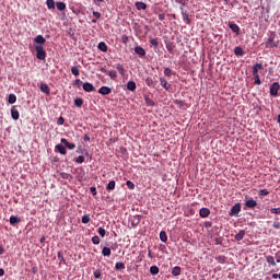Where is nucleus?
<instances>
[{
  "label": "nucleus",
  "mask_w": 280,
  "mask_h": 280,
  "mask_svg": "<svg viewBox=\"0 0 280 280\" xmlns=\"http://www.w3.org/2000/svg\"><path fill=\"white\" fill-rule=\"evenodd\" d=\"M230 30H232V32H234V34H240V26L235 23H230L229 24Z\"/></svg>",
  "instance_id": "nucleus-15"
},
{
  "label": "nucleus",
  "mask_w": 280,
  "mask_h": 280,
  "mask_svg": "<svg viewBox=\"0 0 280 280\" xmlns=\"http://www.w3.org/2000/svg\"><path fill=\"white\" fill-rule=\"evenodd\" d=\"M266 261L268 264H270V266H277V261L275 260V258L272 256H267Z\"/></svg>",
  "instance_id": "nucleus-31"
},
{
  "label": "nucleus",
  "mask_w": 280,
  "mask_h": 280,
  "mask_svg": "<svg viewBox=\"0 0 280 280\" xmlns=\"http://www.w3.org/2000/svg\"><path fill=\"white\" fill-rule=\"evenodd\" d=\"M135 52L138 55V56H145V49H143V47L141 46H137L135 48Z\"/></svg>",
  "instance_id": "nucleus-17"
},
{
  "label": "nucleus",
  "mask_w": 280,
  "mask_h": 280,
  "mask_svg": "<svg viewBox=\"0 0 280 280\" xmlns=\"http://www.w3.org/2000/svg\"><path fill=\"white\" fill-rule=\"evenodd\" d=\"M55 150H57V152H59V154H67V149L62 144H57L55 147Z\"/></svg>",
  "instance_id": "nucleus-14"
},
{
  "label": "nucleus",
  "mask_w": 280,
  "mask_h": 280,
  "mask_svg": "<svg viewBox=\"0 0 280 280\" xmlns=\"http://www.w3.org/2000/svg\"><path fill=\"white\" fill-rule=\"evenodd\" d=\"M102 255L104 257H110V248L109 247H103Z\"/></svg>",
  "instance_id": "nucleus-30"
},
{
  "label": "nucleus",
  "mask_w": 280,
  "mask_h": 280,
  "mask_svg": "<svg viewBox=\"0 0 280 280\" xmlns=\"http://www.w3.org/2000/svg\"><path fill=\"white\" fill-rule=\"evenodd\" d=\"M217 261H218L219 264H226V257H224V256H218V257H217Z\"/></svg>",
  "instance_id": "nucleus-41"
},
{
  "label": "nucleus",
  "mask_w": 280,
  "mask_h": 280,
  "mask_svg": "<svg viewBox=\"0 0 280 280\" xmlns=\"http://www.w3.org/2000/svg\"><path fill=\"white\" fill-rule=\"evenodd\" d=\"M107 75H109L112 80H115V78H117V71L115 70L107 71Z\"/></svg>",
  "instance_id": "nucleus-38"
},
{
  "label": "nucleus",
  "mask_w": 280,
  "mask_h": 280,
  "mask_svg": "<svg viewBox=\"0 0 280 280\" xmlns=\"http://www.w3.org/2000/svg\"><path fill=\"white\" fill-rule=\"evenodd\" d=\"M48 10H54L56 8V2L54 0H47Z\"/></svg>",
  "instance_id": "nucleus-36"
},
{
  "label": "nucleus",
  "mask_w": 280,
  "mask_h": 280,
  "mask_svg": "<svg viewBox=\"0 0 280 280\" xmlns=\"http://www.w3.org/2000/svg\"><path fill=\"white\" fill-rule=\"evenodd\" d=\"M74 84H78V86H80V84H82V81H81L80 79H77V80L74 81Z\"/></svg>",
  "instance_id": "nucleus-62"
},
{
  "label": "nucleus",
  "mask_w": 280,
  "mask_h": 280,
  "mask_svg": "<svg viewBox=\"0 0 280 280\" xmlns=\"http://www.w3.org/2000/svg\"><path fill=\"white\" fill-rule=\"evenodd\" d=\"M273 229H280V223L279 222H273Z\"/></svg>",
  "instance_id": "nucleus-60"
},
{
  "label": "nucleus",
  "mask_w": 280,
  "mask_h": 280,
  "mask_svg": "<svg viewBox=\"0 0 280 280\" xmlns=\"http://www.w3.org/2000/svg\"><path fill=\"white\" fill-rule=\"evenodd\" d=\"M159 272H160L159 266L154 265L150 267V275H152L153 277L159 275Z\"/></svg>",
  "instance_id": "nucleus-18"
},
{
  "label": "nucleus",
  "mask_w": 280,
  "mask_h": 280,
  "mask_svg": "<svg viewBox=\"0 0 280 280\" xmlns=\"http://www.w3.org/2000/svg\"><path fill=\"white\" fill-rule=\"evenodd\" d=\"M71 73H72V75H75V78H78V75H80V66L72 67Z\"/></svg>",
  "instance_id": "nucleus-21"
},
{
  "label": "nucleus",
  "mask_w": 280,
  "mask_h": 280,
  "mask_svg": "<svg viewBox=\"0 0 280 280\" xmlns=\"http://www.w3.org/2000/svg\"><path fill=\"white\" fill-rule=\"evenodd\" d=\"M149 259H154V254H152V250L149 249L148 252Z\"/></svg>",
  "instance_id": "nucleus-56"
},
{
  "label": "nucleus",
  "mask_w": 280,
  "mask_h": 280,
  "mask_svg": "<svg viewBox=\"0 0 280 280\" xmlns=\"http://www.w3.org/2000/svg\"><path fill=\"white\" fill-rule=\"evenodd\" d=\"M240 211H242V205L240 203H235L230 212H229V215H235L236 218L240 215Z\"/></svg>",
  "instance_id": "nucleus-3"
},
{
  "label": "nucleus",
  "mask_w": 280,
  "mask_h": 280,
  "mask_svg": "<svg viewBox=\"0 0 280 280\" xmlns=\"http://www.w3.org/2000/svg\"><path fill=\"white\" fill-rule=\"evenodd\" d=\"M271 213H275L276 215H280V208H272Z\"/></svg>",
  "instance_id": "nucleus-47"
},
{
  "label": "nucleus",
  "mask_w": 280,
  "mask_h": 280,
  "mask_svg": "<svg viewBox=\"0 0 280 280\" xmlns=\"http://www.w3.org/2000/svg\"><path fill=\"white\" fill-rule=\"evenodd\" d=\"M35 49H36V58L37 60H45V58H47V52L45 51V48H43L42 45H37L35 46Z\"/></svg>",
  "instance_id": "nucleus-1"
},
{
  "label": "nucleus",
  "mask_w": 280,
  "mask_h": 280,
  "mask_svg": "<svg viewBox=\"0 0 280 280\" xmlns=\"http://www.w3.org/2000/svg\"><path fill=\"white\" fill-rule=\"evenodd\" d=\"M100 242H101L100 236H93L92 237V244L97 245V244H100Z\"/></svg>",
  "instance_id": "nucleus-43"
},
{
  "label": "nucleus",
  "mask_w": 280,
  "mask_h": 280,
  "mask_svg": "<svg viewBox=\"0 0 280 280\" xmlns=\"http://www.w3.org/2000/svg\"><path fill=\"white\" fill-rule=\"evenodd\" d=\"M126 185L128 189H135V183H132L131 180H127Z\"/></svg>",
  "instance_id": "nucleus-45"
},
{
  "label": "nucleus",
  "mask_w": 280,
  "mask_h": 280,
  "mask_svg": "<svg viewBox=\"0 0 280 280\" xmlns=\"http://www.w3.org/2000/svg\"><path fill=\"white\" fill-rule=\"evenodd\" d=\"M39 89L42 93H45V95H51V90L49 89V85H47V83H42Z\"/></svg>",
  "instance_id": "nucleus-4"
},
{
  "label": "nucleus",
  "mask_w": 280,
  "mask_h": 280,
  "mask_svg": "<svg viewBox=\"0 0 280 280\" xmlns=\"http://www.w3.org/2000/svg\"><path fill=\"white\" fill-rule=\"evenodd\" d=\"M65 124V118L63 117H59L57 120V125L58 126H62Z\"/></svg>",
  "instance_id": "nucleus-50"
},
{
  "label": "nucleus",
  "mask_w": 280,
  "mask_h": 280,
  "mask_svg": "<svg viewBox=\"0 0 280 280\" xmlns=\"http://www.w3.org/2000/svg\"><path fill=\"white\" fill-rule=\"evenodd\" d=\"M264 69V65L255 63L253 67V75H259V70Z\"/></svg>",
  "instance_id": "nucleus-9"
},
{
  "label": "nucleus",
  "mask_w": 280,
  "mask_h": 280,
  "mask_svg": "<svg viewBox=\"0 0 280 280\" xmlns=\"http://www.w3.org/2000/svg\"><path fill=\"white\" fill-rule=\"evenodd\" d=\"M255 84H261V79H259V74H254Z\"/></svg>",
  "instance_id": "nucleus-48"
},
{
  "label": "nucleus",
  "mask_w": 280,
  "mask_h": 280,
  "mask_svg": "<svg viewBox=\"0 0 280 280\" xmlns=\"http://www.w3.org/2000/svg\"><path fill=\"white\" fill-rule=\"evenodd\" d=\"M164 75H166L167 78H172V69L165 68Z\"/></svg>",
  "instance_id": "nucleus-42"
},
{
  "label": "nucleus",
  "mask_w": 280,
  "mask_h": 280,
  "mask_svg": "<svg viewBox=\"0 0 280 280\" xmlns=\"http://www.w3.org/2000/svg\"><path fill=\"white\" fill-rule=\"evenodd\" d=\"M160 84H161V86H163V89H165V91H170V85L167 84V80L161 78Z\"/></svg>",
  "instance_id": "nucleus-20"
},
{
  "label": "nucleus",
  "mask_w": 280,
  "mask_h": 280,
  "mask_svg": "<svg viewBox=\"0 0 280 280\" xmlns=\"http://www.w3.org/2000/svg\"><path fill=\"white\" fill-rule=\"evenodd\" d=\"M107 191H113L115 189V180H110L106 186Z\"/></svg>",
  "instance_id": "nucleus-33"
},
{
  "label": "nucleus",
  "mask_w": 280,
  "mask_h": 280,
  "mask_svg": "<svg viewBox=\"0 0 280 280\" xmlns=\"http://www.w3.org/2000/svg\"><path fill=\"white\" fill-rule=\"evenodd\" d=\"M268 194H270V191H268V189H260L259 190V196H268Z\"/></svg>",
  "instance_id": "nucleus-46"
},
{
  "label": "nucleus",
  "mask_w": 280,
  "mask_h": 280,
  "mask_svg": "<svg viewBox=\"0 0 280 280\" xmlns=\"http://www.w3.org/2000/svg\"><path fill=\"white\" fill-rule=\"evenodd\" d=\"M235 56H244V49L240 46L234 48Z\"/></svg>",
  "instance_id": "nucleus-23"
},
{
  "label": "nucleus",
  "mask_w": 280,
  "mask_h": 280,
  "mask_svg": "<svg viewBox=\"0 0 280 280\" xmlns=\"http://www.w3.org/2000/svg\"><path fill=\"white\" fill-rule=\"evenodd\" d=\"M245 207H248V209H255V207H257V201H255L253 198H249L245 201Z\"/></svg>",
  "instance_id": "nucleus-5"
},
{
  "label": "nucleus",
  "mask_w": 280,
  "mask_h": 280,
  "mask_svg": "<svg viewBox=\"0 0 280 280\" xmlns=\"http://www.w3.org/2000/svg\"><path fill=\"white\" fill-rule=\"evenodd\" d=\"M100 71H102V73H108V71H107L106 68H104V67H102V68L100 69Z\"/></svg>",
  "instance_id": "nucleus-63"
},
{
  "label": "nucleus",
  "mask_w": 280,
  "mask_h": 280,
  "mask_svg": "<svg viewBox=\"0 0 280 280\" xmlns=\"http://www.w3.org/2000/svg\"><path fill=\"white\" fill-rule=\"evenodd\" d=\"M173 277H179L180 275V267L176 266L172 269Z\"/></svg>",
  "instance_id": "nucleus-25"
},
{
  "label": "nucleus",
  "mask_w": 280,
  "mask_h": 280,
  "mask_svg": "<svg viewBox=\"0 0 280 280\" xmlns=\"http://www.w3.org/2000/svg\"><path fill=\"white\" fill-rule=\"evenodd\" d=\"M279 89H280L279 82H273V83L270 85V95H271L272 97H278V96H279Z\"/></svg>",
  "instance_id": "nucleus-2"
},
{
  "label": "nucleus",
  "mask_w": 280,
  "mask_h": 280,
  "mask_svg": "<svg viewBox=\"0 0 280 280\" xmlns=\"http://www.w3.org/2000/svg\"><path fill=\"white\" fill-rule=\"evenodd\" d=\"M57 257H58L59 264H65V256L62 255L61 252H58Z\"/></svg>",
  "instance_id": "nucleus-39"
},
{
  "label": "nucleus",
  "mask_w": 280,
  "mask_h": 280,
  "mask_svg": "<svg viewBox=\"0 0 280 280\" xmlns=\"http://www.w3.org/2000/svg\"><path fill=\"white\" fill-rule=\"evenodd\" d=\"M276 261L277 264H280V252L276 254Z\"/></svg>",
  "instance_id": "nucleus-58"
},
{
  "label": "nucleus",
  "mask_w": 280,
  "mask_h": 280,
  "mask_svg": "<svg viewBox=\"0 0 280 280\" xmlns=\"http://www.w3.org/2000/svg\"><path fill=\"white\" fill-rule=\"evenodd\" d=\"M121 42L124 43V45H127L128 44V36L127 35H122Z\"/></svg>",
  "instance_id": "nucleus-52"
},
{
  "label": "nucleus",
  "mask_w": 280,
  "mask_h": 280,
  "mask_svg": "<svg viewBox=\"0 0 280 280\" xmlns=\"http://www.w3.org/2000/svg\"><path fill=\"white\" fill-rule=\"evenodd\" d=\"M150 44H151L153 47H159V39L153 38V39L150 40Z\"/></svg>",
  "instance_id": "nucleus-44"
},
{
  "label": "nucleus",
  "mask_w": 280,
  "mask_h": 280,
  "mask_svg": "<svg viewBox=\"0 0 280 280\" xmlns=\"http://www.w3.org/2000/svg\"><path fill=\"white\" fill-rule=\"evenodd\" d=\"M275 40V34L271 33V35L268 38V43H272Z\"/></svg>",
  "instance_id": "nucleus-59"
},
{
  "label": "nucleus",
  "mask_w": 280,
  "mask_h": 280,
  "mask_svg": "<svg viewBox=\"0 0 280 280\" xmlns=\"http://www.w3.org/2000/svg\"><path fill=\"white\" fill-rule=\"evenodd\" d=\"M11 116H12V119H14V121H16L19 119L20 114H19V109H16V107L11 108Z\"/></svg>",
  "instance_id": "nucleus-11"
},
{
  "label": "nucleus",
  "mask_w": 280,
  "mask_h": 280,
  "mask_svg": "<svg viewBox=\"0 0 280 280\" xmlns=\"http://www.w3.org/2000/svg\"><path fill=\"white\" fill-rule=\"evenodd\" d=\"M158 18H159V21H165V14L163 13H160Z\"/></svg>",
  "instance_id": "nucleus-55"
},
{
  "label": "nucleus",
  "mask_w": 280,
  "mask_h": 280,
  "mask_svg": "<svg viewBox=\"0 0 280 280\" xmlns=\"http://www.w3.org/2000/svg\"><path fill=\"white\" fill-rule=\"evenodd\" d=\"M61 176H62V178H66L67 180H69L71 178V174H69V173H62Z\"/></svg>",
  "instance_id": "nucleus-51"
},
{
  "label": "nucleus",
  "mask_w": 280,
  "mask_h": 280,
  "mask_svg": "<svg viewBox=\"0 0 280 280\" xmlns=\"http://www.w3.org/2000/svg\"><path fill=\"white\" fill-rule=\"evenodd\" d=\"M126 265L124 262H116L115 270H125Z\"/></svg>",
  "instance_id": "nucleus-32"
},
{
  "label": "nucleus",
  "mask_w": 280,
  "mask_h": 280,
  "mask_svg": "<svg viewBox=\"0 0 280 280\" xmlns=\"http://www.w3.org/2000/svg\"><path fill=\"white\" fill-rule=\"evenodd\" d=\"M84 141H91V137H89L88 135L84 136L83 138Z\"/></svg>",
  "instance_id": "nucleus-64"
},
{
  "label": "nucleus",
  "mask_w": 280,
  "mask_h": 280,
  "mask_svg": "<svg viewBox=\"0 0 280 280\" xmlns=\"http://www.w3.org/2000/svg\"><path fill=\"white\" fill-rule=\"evenodd\" d=\"M75 163H84V156L83 155H79L75 160Z\"/></svg>",
  "instance_id": "nucleus-49"
},
{
  "label": "nucleus",
  "mask_w": 280,
  "mask_h": 280,
  "mask_svg": "<svg viewBox=\"0 0 280 280\" xmlns=\"http://www.w3.org/2000/svg\"><path fill=\"white\" fill-rule=\"evenodd\" d=\"M94 277H95V279H100V277H101L100 271H94Z\"/></svg>",
  "instance_id": "nucleus-61"
},
{
  "label": "nucleus",
  "mask_w": 280,
  "mask_h": 280,
  "mask_svg": "<svg viewBox=\"0 0 280 280\" xmlns=\"http://www.w3.org/2000/svg\"><path fill=\"white\" fill-rule=\"evenodd\" d=\"M144 102L147 106H154V101H152V98H150L149 96L144 97Z\"/></svg>",
  "instance_id": "nucleus-37"
},
{
  "label": "nucleus",
  "mask_w": 280,
  "mask_h": 280,
  "mask_svg": "<svg viewBox=\"0 0 280 280\" xmlns=\"http://www.w3.org/2000/svg\"><path fill=\"white\" fill-rule=\"evenodd\" d=\"M83 105H84V100L82 98L74 100V106H77L78 108H82Z\"/></svg>",
  "instance_id": "nucleus-28"
},
{
  "label": "nucleus",
  "mask_w": 280,
  "mask_h": 280,
  "mask_svg": "<svg viewBox=\"0 0 280 280\" xmlns=\"http://www.w3.org/2000/svg\"><path fill=\"white\" fill-rule=\"evenodd\" d=\"M116 69H117V71H119L120 75H124L126 73V69L124 68V66L121 63H117Z\"/></svg>",
  "instance_id": "nucleus-29"
},
{
  "label": "nucleus",
  "mask_w": 280,
  "mask_h": 280,
  "mask_svg": "<svg viewBox=\"0 0 280 280\" xmlns=\"http://www.w3.org/2000/svg\"><path fill=\"white\" fill-rule=\"evenodd\" d=\"M97 233L98 235H101L102 237H106V230L104 228H98L97 229Z\"/></svg>",
  "instance_id": "nucleus-40"
},
{
  "label": "nucleus",
  "mask_w": 280,
  "mask_h": 280,
  "mask_svg": "<svg viewBox=\"0 0 280 280\" xmlns=\"http://www.w3.org/2000/svg\"><path fill=\"white\" fill-rule=\"evenodd\" d=\"M56 8L57 10H59V12H62L63 10L67 9V4H65V2H57Z\"/></svg>",
  "instance_id": "nucleus-22"
},
{
  "label": "nucleus",
  "mask_w": 280,
  "mask_h": 280,
  "mask_svg": "<svg viewBox=\"0 0 280 280\" xmlns=\"http://www.w3.org/2000/svg\"><path fill=\"white\" fill-rule=\"evenodd\" d=\"M98 49H100V51H108V46L106 45V43L101 42L98 44Z\"/></svg>",
  "instance_id": "nucleus-27"
},
{
  "label": "nucleus",
  "mask_w": 280,
  "mask_h": 280,
  "mask_svg": "<svg viewBox=\"0 0 280 280\" xmlns=\"http://www.w3.org/2000/svg\"><path fill=\"white\" fill-rule=\"evenodd\" d=\"M21 223V218L16 217V215H11L10 217V224L12 226H14V224H19Z\"/></svg>",
  "instance_id": "nucleus-13"
},
{
  "label": "nucleus",
  "mask_w": 280,
  "mask_h": 280,
  "mask_svg": "<svg viewBox=\"0 0 280 280\" xmlns=\"http://www.w3.org/2000/svg\"><path fill=\"white\" fill-rule=\"evenodd\" d=\"M160 240H161V242H163L164 244L167 242V233H165V231H161V232H160Z\"/></svg>",
  "instance_id": "nucleus-26"
},
{
  "label": "nucleus",
  "mask_w": 280,
  "mask_h": 280,
  "mask_svg": "<svg viewBox=\"0 0 280 280\" xmlns=\"http://www.w3.org/2000/svg\"><path fill=\"white\" fill-rule=\"evenodd\" d=\"M35 43H37V45H45V43H46V39H45V37H43V35H37L36 37H35Z\"/></svg>",
  "instance_id": "nucleus-16"
},
{
  "label": "nucleus",
  "mask_w": 280,
  "mask_h": 280,
  "mask_svg": "<svg viewBox=\"0 0 280 280\" xmlns=\"http://www.w3.org/2000/svg\"><path fill=\"white\" fill-rule=\"evenodd\" d=\"M98 93L101 95H110L112 90L108 86H102V88H100Z\"/></svg>",
  "instance_id": "nucleus-10"
},
{
  "label": "nucleus",
  "mask_w": 280,
  "mask_h": 280,
  "mask_svg": "<svg viewBox=\"0 0 280 280\" xmlns=\"http://www.w3.org/2000/svg\"><path fill=\"white\" fill-rule=\"evenodd\" d=\"M90 191L93 196H97V189L95 187H91Z\"/></svg>",
  "instance_id": "nucleus-53"
},
{
  "label": "nucleus",
  "mask_w": 280,
  "mask_h": 280,
  "mask_svg": "<svg viewBox=\"0 0 280 280\" xmlns=\"http://www.w3.org/2000/svg\"><path fill=\"white\" fill-rule=\"evenodd\" d=\"M83 91L86 93H92V91H95V86H93L90 82L83 83Z\"/></svg>",
  "instance_id": "nucleus-6"
},
{
  "label": "nucleus",
  "mask_w": 280,
  "mask_h": 280,
  "mask_svg": "<svg viewBox=\"0 0 280 280\" xmlns=\"http://www.w3.org/2000/svg\"><path fill=\"white\" fill-rule=\"evenodd\" d=\"M89 222H91V215L90 214H84L82 217V223L83 224H89Z\"/></svg>",
  "instance_id": "nucleus-35"
},
{
  "label": "nucleus",
  "mask_w": 280,
  "mask_h": 280,
  "mask_svg": "<svg viewBox=\"0 0 280 280\" xmlns=\"http://www.w3.org/2000/svg\"><path fill=\"white\" fill-rule=\"evenodd\" d=\"M137 10H145L148 8V4L145 2H136Z\"/></svg>",
  "instance_id": "nucleus-24"
},
{
  "label": "nucleus",
  "mask_w": 280,
  "mask_h": 280,
  "mask_svg": "<svg viewBox=\"0 0 280 280\" xmlns=\"http://www.w3.org/2000/svg\"><path fill=\"white\" fill-rule=\"evenodd\" d=\"M61 143H63L68 150H75V143H71L65 138H61Z\"/></svg>",
  "instance_id": "nucleus-8"
},
{
  "label": "nucleus",
  "mask_w": 280,
  "mask_h": 280,
  "mask_svg": "<svg viewBox=\"0 0 280 280\" xmlns=\"http://www.w3.org/2000/svg\"><path fill=\"white\" fill-rule=\"evenodd\" d=\"M8 102H9V104H16V95L10 94Z\"/></svg>",
  "instance_id": "nucleus-34"
},
{
  "label": "nucleus",
  "mask_w": 280,
  "mask_h": 280,
  "mask_svg": "<svg viewBox=\"0 0 280 280\" xmlns=\"http://www.w3.org/2000/svg\"><path fill=\"white\" fill-rule=\"evenodd\" d=\"M93 16H95V19H100L102 16V13L94 11Z\"/></svg>",
  "instance_id": "nucleus-54"
},
{
  "label": "nucleus",
  "mask_w": 280,
  "mask_h": 280,
  "mask_svg": "<svg viewBox=\"0 0 280 280\" xmlns=\"http://www.w3.org/2000/svg\"><path fill=\"white\" fill-rule=\"evenodd\" d=\"M166 49H167V51H171V52L174 51V47H172V45H170V44L166 45Z\"/></svg>",
  "instance_id": "nucleus-57"
},
{
  "label": "nucleus",
  "mask_w": 280,
  "mask_h": 280,
  "mask_svg": "<svg viewBox=\"0 0 280 280\" xmlns=\"http://www.w3.org/2000/svg\"><path fill=\"white\" fill-rule=\"evenodd\" d=\"M127 90L128 91H136L137 90V83L135 81H129L127 83Z\"/></svg>",
  "instance_id": "nucleus-19"
},
{
  "label": "nucleus",
  "mask_w": 280,
  "mask_h": 280,
  "mask_svg": "<svg viewBox=\"0 0 280 280\" xmlns=\"http://www.w3.org/2000/svg\"><path fill=\"white\" fill-rule=\"evenodd\" d=\"M246 235V231L245 230H241L236 235H235V240L236 242H242V240H244V236Z\"/></svg>",
  "instance_id": "nucleus-12"
},
{
  "label": "nucleus",
  "mask_w": 280,
  "mask_h": 280,
  "mask_svg": "<svg viewBox=\"0 0 280 280\" xmlns=\"http://www.w3.org/2000/svg\"><path fill=\"white\" fill-rule=\"evenodd\" d=\"M211 211L209 210V208H201L199 210V215L200 218H209Z\"/></svg>",
  "instance_id": "nucleus-7"
}]
</instances>
